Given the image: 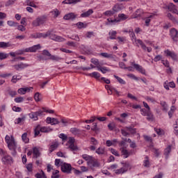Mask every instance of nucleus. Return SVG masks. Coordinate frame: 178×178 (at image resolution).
Masks as SVG:
<instances>
[{"label":"nucleus","instance_id":"nucleus-63","mask_svg":"<svg viewBox=\"0 0 178 178\" xmlns=\"http://www.w3.org/2000/svg\"><path fill=\"white\" fill-rule=\"evenodd\" d=\"M15 101L17 104H19V103H20V102H23V101H24V99L23 97H16V98L15 99Z\"/></svg>","mask_w":178,"mask_h":178},{"label":"nucleus","instance_id":"nucleus-51","mask_svg":"<svg viewBox=\"0 0 178 178\" xmlns=\"http://www.w3.org/2000/svg\"><path fill=\"white\" fill-rule=\"evenodd\" d=\"M109 34L111 35L110 36L111 40H115L116 39V38L115 37V35H116V31H113Z\"/></svg>","mask_w":178,"mask_h":178},{"label":"nucleus","instance_id":"nucleus-43","mask_svg":"<svg viewBox=\"0 0 178 178\" xmlns=\"http://www.w3.org/2000/svg\"><path fill=\"white\" fill-rule=\"evenodd\" d=\"M115 79H116V80H118V83H120V84H126V81H124V80H123V79L114 75Z\"/></svg>","mask_w":178,"mask_h":178},{"label":"nucleus","instance_id":"nucleus-6","mask_svg":"<svg viewBox=\"0 0 178 178\" xmlns=\"http://www.w3.org/2000/svg\"><path fill=\"white\" fill-rule=\"evenodd\" d=\"M45 34H48L47 37H50L51 40H53L54 41H58V42H63V41H65V38L63 37L51 33L49 31L47 32Z\"/></svg>","mask_w":178,"mask_h":178},{"label":"nucleus","instance_id":"nucleus-30","mask_svg":"<svg viewBox=\"0 0 178 178\" xmlns=\"http://www.w3.org/2000/svg\"><path fill=\"white\" fill-rule=\"evenodd\" d=\"M146 116H147V120L149 122H152V120H154V115H152L151 111H147V115H146Z\"/></svg>","mask_w":178,"mask_h":178},{"label":"nucleus","instance_id":"nucleus-64","mask_svg":"<svg viewBox=\"0 0 178 178\" xmlns=\"http://www.w3.org/2000/svg\"><path fill=\"white\" fill-rule=\"evenodd\" d=\"M35 100L38 102L40 101V92H36L34 95Z\"/></svg>","mask_w":178,"mask_h":178},{"label":"nucleus","instance_id":"nucleus-62","mask_svg":"<svg viewBox=\"0 0 178 178\" xmlns=\"http://www.w3.org/2000/svg\"><path fill=\"white\" fill-rule=\"evenodd\" d=\"M101 56H104V58H112V54L108 53H101Z\"/></svg>","mask_w":178,"mask_h":178},{"label":"nucleus","instance_id":"nucleus-10","mask_svg":"<svg viewBox=\"0 0 178 178\" xmlns=\"http://www.w3.org/2000/svg\"><path fill=\"white\" fill-rule=\"evenodd\" d=\"M47 123L48 124H51V126H55L56 124H59L60 122L56 118H52L51 117H48L46 120Z\"/></svg>","mask_w":178,"mask_h":178},{"label":"nucleus","instance_id":"nucleus-22","mask_svg":"<svg viewBox=\"0 0 178 178\" xmlns=\"http://www.w3.org/2000/svg\"><path fill=\"white\" fill-rule=\"evenodd\" d=\"M54 129L48 127H40V131L42 133H51Z\"/></svg>","mask_w":178,"mask_h":178},{"label":"nucleus","instance_id":"nucleus-56","mask_svg":"<svg viewBox=\"0 0 178 178\" xmlns=\"http://www.w3.org/2000/svg\"><path fill=\"white\" fill-rule=\"evenodd\" d=\"M16 2V0H8L6 3V6H10V5H13Z\"/></svg>","mask_w":178,"mask_h":178},{"label":"nucleus","instance_id":"nucleus-32","mask_svg":"<svg viewBox=\"0 0 178 178\" xmlns=\"http://www.w3.org/2000/svg\"><path fill=\"white\" fill-rule=\"evenodd\" d=\"M97 70L99 72H102L103 74H105L106 72H109V70H107L106 67H101V66H97Z\"/></svg>","mask_w":178,"mask_h":178},{"label":"nucleus","instance_id":"nucleus-34","mask_svg":"<svg viewBox=\"0 0 178 178\" xmlns=\"http://www.w3.org/2000/svg\"><path fill=\"white\" fill-rule=\"evenodd\" d=\"M40 131H41V125L38 124L34 129L35 137L40 134Z\"/></svg>","mask_w":178,"mask_h":178},{"label":"nucleus","instance_id":"nucleus-60","mask_svg":"<svg viewBox=\"0 0 178 178\" xmlns=\"http://www.w3.org/2000/svg\"><path fill=\"white\" fill-rule=\"evenodd\" d=\"M162 59V56L161 55H157L154 57V62H159V60H161Z\"/></svg>","mask_w":178,"mask_h":178},{"label":"nucleus","instance_id":"nucleus-41","mask_svg":"<svg viewBox=\"0 0 178 178\" xmlns=\"http://www.w3.org/2000/svg\"><path fill=\"white\" fill-rule=\"evenodd\" d=\"M126 129L128 131H129V133H131V134H136V129H134L131 127H126Z\"/></svg>","mask_w":178,"mask_h":178},{"label":"nucleus","instance_id":"nucleus-18","mask_svg":"<svg viewBox=\"0 0 178 178\" xmlns=\"http://www.w3.org/2000/svg\"><path fill=\"white\" fill-rule=\"evenodd\" d=\"M92 13H94V10H92V9H89L88 11L81 14V17H89Z\"/></svg>","mask_w":178,"mask_h":178},{"label":"nucleus","instance_id":"nucleus-14","mask_svg":"<svg viewBox=\"0 0 178 178\" xmlns=\"http://www.w3.org/2000/svg\"><path fill=\"white\" fill-rule=\"evenodd\" d=\"M164 54H165L167 56H170V58H172V59H173V60H176V59H177V55H176V54H175V52L170 51L168 49L165 50Z\"/></svg>","mask_w":178,"mask_h":178},{"label":"nucleus","instance_id":"nucleus-7","mask_svg":"<svg viewBox=\"0 0 178 178\" xmlns=\"http://www.w3.org/2000/svg\"><path fill=\"white\" fill-rule=\"evenodd\" d=\"M75 139L73 137H70L69 140L67 142V144H69L68 148L71 149V151H77L79 149V147L77 145H74Z\"/></svg>","mask_w":178,"mask_h":178},{"label":"nucleus","instance_id":"nucleus-5","mask_svg":"<svg viewBox=\"0 0 178 178\" xmlns=\"http://www.w3.org/2000/svg\"><path fill=\"white\" fill-rule=\"evenodd\" d=\"M73 168L72 167V165L70 163H63L61 164V172L63 173H67V175H70L72 173Z\"/></svg>","mask_w":178,"mask_h":178},{"label":"nucleus","instance_id":"nucleus-4","mask_svg":"<svg viewBox=\"0 0 178 178\" xmlns=\"http://www.w3.org/2000/svg\"><path fill=\"white\" fill-rule=\"evenodd\" d=\"M45 22H47V16L42 15L37 17L35 20H33L32 24L34 27H38L40 24H44Z\"/></svg>","mask_w":178,"mask_h":178},{"label":"nucleus","instance_id":"nucleus-54","mask_svg":"<svg viewBox=\"0 0 178 178\" xmlns=\"http://www.w3.org/2000/svg\"><path fill=\"white\" fill-rule=\"evenodd\" d=\"M78 29H86V26H84V23L79 22L76 24Z\"/></svg>","mask_w":178,"mask_h":178},{"label":"nucleus","instance_id":"nucleus-36","mask_svg":"<svg viewBox=\"0 0 178 178\" xmlns=\"http://www.w3.org/2000/svg\"><path fill=\"white\" fill-rule=\"evenodd\" d=\"M90 62H91V63H93V65H95L97 69H98V66H101L99 65V60H98V59H97V58H92L90 60Z\"/></svg>","mask_w":178,"mask_h":178},{"label":"nucleus","instance_id":"nucleus-15","mask_svg":"<svg viewBox=\"0 0 178 178\" xmlns=\"http://www.w3.org/2000/svg\"><path fill=\"white\" fill-rule=\"evenodd\" d=\"M77 17V15H76L74 13H70L68 14H66L64 17L63 19L65 20H74V19Z\"/></svg>","mask_w":178,"mask_h":178},{"label":"nucleus","instance_id":"nucleus-46","mask_svg":"<svg viewBox=\"0 0 178 178\" xmlns=\"http://www.w3.org/2000/svg\"><path fill=\"white\" fill-rule=\"evenodd\" d=\"M104 16H113L115 13L113 10H107L104 13Z\"/></svg>","mask_w":178,"mask_h":178},{"label":"nucleus","instance_id":"nucleus-59","mask_svg":"<svg viewBox=\"0 0 178 178\" xmlns=\"http://www.w3.org/2000/svg\"><path fill=\"white\" fill-rule=\"evenodd\" d=\"M26 169L28 172H33V164L29 163L28 165H26Z\"/></svg>","mask_w":178,"mask_h":178},{"label":"nucleus","instance_id":"nucleus-28","mask_svg":"<svg viewBox=\"0 0 178 178\" xmlns=\"http://www.w3.org/2000/svg\"><path fill=\"white\" fill-rule=\"evenodd\" d=\"M9 47H12V44L9 42H0V48H9Z\"/></svg>","mask_w":178,"mask_h":178},{"label":"nucleus","instance_id":"nucleus-58","mask_svg":"<svg viewBox=\"0 0 178 178\" xmlns=\"http://www.w3.org/2000/svg\"><path fill=\"white\" fill-rule=\"evenodd\" d=\"M115 175H122L124 173V170L121 168L115 170Z\"/></svg>","mask_w":178,"mask_h":178},{"label":"nucleus","instance_id":"nucleus-35","mask_svg":"<svg viewBox=\"0 0 178 178\" xmlns=\"http://www.w3.org/2000/svg\"><path fill=\"white\" fill-rule=\"evenodd\" d=\"M127 129H126V127H124V129H121V134L124 137H127L128 136H130V133L127 132Z\"/></svg>","mask_w":178,"mask_h":178},{"label":"nucleus","instance_id":"nucleus-9","mask_svg":"<svg viewBox=\"0 0 178 178\" xmlns=\"http://www.w3.org/2000/svg\"><path fill=\"white\" fill-rule=\"evenodd\" d=\"M136 42L138 44H139V45H140V47H141L142 49H143V51H147V52H151L152 51V48L147 47V46L145 45V44H144L143 40L138 39L136 40Z\"/></svg>","mask_w":178,"mask_h":178},{"label":"nucleus","instance_id":"nucleus-31","mask_svg":"<svg viewBox=\"0 0 178 178\" xmlns=\"http://www.w3.org/2000/svg\"><path fill=\"white\" fill-rule=\"evenodd\" d=\"M96 154H98V155H104V154H105V149L104 147H99L96 149Z\"/></svg>","mask_w":178,"mask_h":178},{"label":"nucleus","instance_id":"nucleus-48","mask_svg":"<svg viewBox=\"0 0 178 178\" xmlns=\"http://www.w3.org/2000/svg\"><path fill=\"white\" fill-rule=\"evenodd\" d=\"M160 104L163 107V111H168V104H166V102H161Z\"/></svg>","mask_w":178,"mask_h":178},{"label":"nucleus","instance_id":"nucleus-2","mask_svg":"<svg viewBox=\"0 0 178 178\" xmlns=\"http://www.w3.org/2000/svg\"><path fill=\"white\" fill-rule=\"evenodd\" d=\"M5 140L6 143L8 144V147L9 149H17V146L16 145V142L15 141V138L6 135L5 137Z\"/></svg>","mask_w":178,"mask_h":178},{"label":"nucleus","instance_id":"nucleus-42","mask_svg":"<svg viewBox=\"0 0 178 178\" xmlns=\"http://www.w3.org/2000/svg\"><path fill=\"white\" fill-rule=\"evenodd\" d=\"M9 56V54H5L3 52H0V60H3V59H6Z\"/></svg>","mask_w":178,"mask_h":178},{"label":"nucleus","instance_id":"nucleus-25","mask_svg":"<svg viewBox=\"0 0 178 178\" xmlns=\"http://www.w3.org/2000/svg\"><path fill=\"white\" fill-rule=\"evenodd\" d=\"M27 91H30V88H21L18 89V94H21V95H24Z\"/></svg>","mask_w":178,"mask_h":178},{"label":"nucleus","instance_id":"nucleus-33","mask_svg":"<svg viewBox=\"0 0 178 178\" xmlns=\"http://www.w3.org/2000/svg\"><path fill=\"white\" fill-rule=\"evenodd\" d=\"M122 10V8H120V6L115 5L113 7L112 11L114 12V14L118 13V12Z\"/></svg>","mask_w":178,"mask_h":178},{"label":"nucleus","instance_id":"nucleus-8","mask_svg":"<svg viewBox=\"0 0 178 178\" xmlns=\"http://www.w3.org/2000/svg\"><path fill=\"white\" fill-rule=\"evenodd\" d=\"M42 115H44V111L39 110L38 111L29 113V118L33 119V120H38V116H42Z\"/></svg>","mask_w":178,"mask_h":178},{"label":"nucleus","instance_id":"nucleus-55","mask_svg":"<svg viewBox=\"0 0 178 178\" xmlns=\"http://www.w3.org/2000/svg\"><path fill=\"white\" fill-rule=\"evenodd\" d=\"M151 17H153V15H150L145 19V24L146 26H149V22H151Z\"/></svg>","mask_w":178,"mask_h":178},{"label":"nucleus","instance_id":"nucleus-61","mask_svg":"<svg viewBox=\"0 0 178 178\" xmlns=\"http://www.w3.org/2000/svg\"><path fill=\"white\" fill-rule=\"evenodd\" d=\"M91 130H92V131H98L99 130V129L97 127V123H93V126L92 127Z\"/></svg>","mask_w":178,"mask_h":178},{"label":"nucleus","instance_id":"nucleus-53","mask_svg":"<svg viewBox=\"0 0 178 178\" xmlns=\"http://www.w3.org/2000/svg\"><path fill=\"white\" fill-rule=\"evenodd\" d=\"M129 166H130V165L125 163V164H124L123 167L121 168L124 170V173H126V172H127V170H129Z\"/></svg>","mask_w":178,"mask_h":178},{"label":"nucleus","instance_id":"nucleus-39","mask_svg":"<svg viewBox=\"0 0 178 178\" xmlns=\"http://www.w3.org/2000/svg\"><path fill=\"white\" fill-rule=\"evenodd\" d=\"M109 91H111L110 95H112V92L114 91V92H115V94L118 95V97L120 96V92L119 91H118V90H116V88H113V87H111L109 88Z\"/></svg>","mask_w":178,"mask_h":178},{"label":"nucleus","instance_id":"nucleus-27","mask_svg":"<svg viewBox=\"0 0 178 178\" xmlns=\"http://www.w3.org/2000/svg\"><path fill=\"white\" fill-rule=\"evenodd\" d=\"M90 163L92 165L93 168H99L100 165L99 162L94 158L92 159Z\"/></svg>","mask_w":178,"mask_h":178},{"label":"nucleus","instance_id":"nucleus-16","mask_svg":"<svg viewBox=\"0 0 178 178\" xmlns=\"http://www.w3.org/2000/svg\"><path fill=\"white\" fill-rule=\"evenodd\" d=\"M32 38H47L48 34L45 33H35L31 35Z\"/></svg>","mask_w":178,"mask_h":178},{"label":"nucleus","instance_id":"nucleus-37","mask_svg":"<svg viewBox=\"0 0 178 178\" xmlns=\"http://www.w3.org/2000/svg\"><path fill=\"white\" fill-rule=\"evenodd\" d=\"M41 48V45L36 44L31 47V52H37L38 49Z\"/></svg>","mask_w":178,"mask_h":178},{"label":"nucleus","instance_id":"nucleus-44","mask_svg":"<svg viewBox=\"0 0 178 178\" xmlns=\"http://www.w3.org/2000/svg\"><path fill=\"white\" fill-rule=\"evenodd\" d=\"M22 139L23 141H24L26 143H29V138H27V133H24L22 136Z\"/></svg>","mask_w":178,"mask_h":178},{"label":"nucleus","instance_id":"nucleus-13","mask_svg":"<svg viewBox=\"0 0 178 178\" xmlns=\"http://www.w3.org/2000/svg\"><path fill=\"white\" fill-rule=\"evenodd\" d=\"M29 66H30L29 64L21 63L18 65H13V67H15L16 70L19 71L20 70L26 69V67H29Z\"/></svg>","mask_w":178,"mask_h":178},{"label":"nucleus","instance_id":"nucleus-17","mask_svg":"<svg viewBox=\"0 0 178 178\" xmlns=\"http://www.w3.org/2000/svg\"><path fill=\"white\" fill-rule=\"evenodd\" d=\"M134 67H135L136 70H138V72H140L142 74H145V70H144V68H143L140 65L134 64Z\"/></svg>","mask_w":178,"mask_h":178},{"label":"nucleus","instance_id":"nucleus-3","mask_svg":"<svg viewBox=\"0 0 178 178\" xmlns=\"http://www.w3.org/2000/svg\"><path fill=\"white\" fill-rule=\"evenodd\" d=\"M42 54L43 55V56H47V58H46L47 60H48V59H49L50 60H56V62L62 60V58L51 54L49 51H48L47 49L43 50Z\"/></svg>","mask_w":178,"mask_h":178},{"label":"nucleus","instance_id":"nucleus-50","mask_svg":"<svg viewBox=\"0 0 178 178\" xmlns=\"http://www.w3.org/2000/svg\"><path fill=\"white\" fill-rule=\"evenodd\" d=\"M24 120H26V116H22V118H18L17 119V124H19L20 123H22V122H24Z\"/></svg>","mask_w":178,"mask_h":178},{"label":"nucleus","instance_id":"nucleus-47","mask_svg":"<svg viewBox=\"0 0 178 178\" xmlns=\"http://www.w3.org/2000/svg\"><path fill=\"white\" fill-rule=\"evenodd\" d=\"M7 24L10 26V27H16V26H17V22L13 21H8Z\"/></svg>","mask_w":178,"mask_h":178},{"label":"nucleus","instance_id":"nucleus-12","mask_svg":"<svg viewBox=\"0 0 178 178\" xmlns=\"http://www.w3.org/2000/svg\"><path fill=\"white\" fill-rule=\"evenodd\" d=\"M177 35H178V31L176 30V29H172L170 30V36L173 41H175V42H177L178 39H177Z\"/></svg>","mask_w":178,"mask_h":178},{"label":"nucleus","instance_id":"nucleus-29","mask_svg":"<svg viewBox=\"0 0 178 178\" xmlns=\"http://www.w3.org/2000/svg\"><path fill=\"white\" fill-rule=\"evenodd\" d=\"M143 13V10L138 9L135 13L134 14L133 19H137V17H140L141 16V13Z\"/></svg>","mask_w":178,"mask_h":178},{"label":"nucleus","instance_id":"nucleus-20","mask_svg":"<svg viewBox=\"0 0 178 178\" xmlns=\"http://www.w3.org/2000/svg\"><path fill=\"white\" fill-rule=\"evenodd\" d=\"M82 158L83 159H84L85 161H88V165H90V163H91V161H92V159L94 157H92V156H90L88 154H83L82 155Z\"/></svg>","mask_w":178,"mask_h":178},{"label":"nucleus","instance_id":"nucleus-23","mask_svg":"<svg viewBox=\"0 0 178 178\" xmlns=\"http://www.w3.org/2000/svg\"><path fill=\"white\" fill-rule=\"evenodd\" d=\"M88 76H90V77H94V79H98L99 77H101V74L97 72H94L90 74H88Z\"/></svg>","mask_w":178,"mask_h":178},{"label":"nucleus","instance_id":"nucleus-26","mask_svg":"<svg viewBox=\"0 0 178 178\" xmlns=\"http://www.w3.org/2000/svg\"><path fill=\"white\" fill-rule=\"evenodd\" d=\"M81 130L79 129H77L76 127H73L70 129V132L74 134V136H77L79 134H80L81 133Z\"/></svg>","mask_w":178,"mask_h":178},{"label":"nucleus","instance_id":"nucleus-21","mask_svg":"<svg viewBox=\"0 0 178 178\" xmlns=\"http://www.w3.org/2000/svg\"><path fill=\"white\" fill-rule=\"evenodd\" d=\"M172 151V145H168L164 150V155L165 156L166 159L169 158V154Z\"/></svg>","mask_w":178,"mask_h":178},{"label":"nucleus","instance_id":"nucleus-45","mask_svg":"<svg viewBox=\"0 0 178 178\" xmlns=\"http://www.w3.org/2000/svg\"><path fill=\"white\" fill-rule=\"evenodd\" d=\"M16 27H17V30H19V31H26V26H24V25H19V24L17 23Z\"/></svg>","mask_w":178,"mask_h":178},{"label":"nucleus","instance_id":"nucleus-49","mask_svg":"<svg viewBox=\"0 0 178 178\" xmlns=\"http://www.w3.org/2000/svg\"><path fill=\"white\" fill-rule=\"evenodd\" d=\"M52 15H54V17H58L59 16V10L58 9H54L53 11H51Z\"/></svg>","mask_w":178,"mask_h":178},{"label":"nucleus","instance_id":"nucleus-1","mask_svg":"<svg viewBox=\"0 0 178 178\" xmlns=\"http://www.w3.org/2000/svg\"><path fill=\"white\" fill-rule=\"evenodd\" d=\"M0 156L4 165H12L13 163V158L2 149H0Z\"/></svg>","mask_w":178,"mask_h":178},{"label":"nucleus","instance_id":"nucleus-19","mask_svg":"<svg viewBox=\"0 0 178 178\" xmlns=\"http://www.w3.org/2000/svg\"><path fill=\"white\" fill-rule=\"evenodd\" d=\"M167 17L169 19V20H171V22H172V23L177 24H178V20L177 19H176V17H175V16H173L172 15V13H168L167 14Z\"/></svg>","mask_w":178,"mask_h":178},{"label":"nucleus","instance_id":"nucleus-38","mask_svg":"<svg viewBox=\"0 0 178 178\" xmlns=\"http://www.w3.org/2000/svg\"><path fill=\"white\" fill-rule=\"evenodd\" d=\"M58 143H55L51 145L49 148L50 152H53V151H55V149L58 148Z\"/></svg>","mask_w":178,"mask_h":178},{"label":"nucleus","instance_id":"nucleus-11","mask_svg":"<svg viewBox=\"0 0 178 178\" xmlns=\"http://www.w3.org/2000/svg\"><path fill=\"white\" fill-rule=\"evenodd\" d=\"M167 8L168 9V10L170 12H172V13H175V15H178V10H177V9H176V6H175V4H173V3H170L167 6Z\"/></svg>","mask_w":178,"mask_h":178},{"label":"nucleus","instance_id":"nucleus-57","mask_svg":"<svg viewBox=\"0 0 178 178\" xmlns=\"http://www.w3.org/2000/svg\"><path fill=\"white\" fill-rule=\"evenodd\" d=\"M8 94L9 95H10V97H15V95H17V92L15 90H8Z\"/></svg>","mask_w":178,"mask_h":178},{"label":"nucleus","instance_id":"nucleus-40","mask_svg":"<svg viewBox=\"0 0 178 178\" xmlns=\"http://www.w3.org/2000/svg\"><path fill=\"white\" fill-rule=\"evenodd\" d=\"M33 154L35 156V158H38L40 156V150L37 147H33Z\"/></svg>","mask_w":178,"mask_h":178},{"label":"nucleus","instance_id":"nucleus-24","mask_svg":"<svg viewBox=\"0 0 178 178\" xmlns=\"http://www.w3.org/2000/svg\"><path fill=\"white\" fill-rule=\"evenodd\" d=\"M120 151L122 152V154L124 155V158H129L130 153H129V151H127V149H125L124 147H121Z\"/></svg>","mask_w":178,"mask_h":178},{"label":"nucleus","instance_id":"nucleus-52","mask_svg":"<svg viewBox=\"0 0 178 178\" xmlns=\"http://www.w3.org/2000/svg\"><path fill=\"white\" fill-rule=\"evenodd\" d=\"M145 161H144L145 168H149V161L148 160V156L145 157Z\"/></svg>","mask_w":178,"mask_h":178}]
</instances>
